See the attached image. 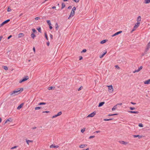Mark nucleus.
I'll use <instances>...</instances> for the list:
<instances>
[{"mask_svg": "<svg viewBox=\"0 0 150 150\" xmlns=\"http://www.w3.org/2000/svg\"><path fill=\"white\" fill-rule=\"evenodd\" d=\"M23 88H18L16 90H15L12 92H11L10 95L11 96H15V95L19 94L21 92L23 91Z\"/></svg>", "mask_w": 150, "mask_h": 150, "instance_id": "1", "label": "nucleus"}, {"mask_svg": "<svg viewBox=\"0 0 150 150\" xmlns=\"http://www.w3.org/2000/svg\"><path fill=\"white\" fill-rule=\"evenodd\" d=\"M29 79L28 76H25L23 77V79L21 80L19 82L20 83H21Z\"/></svg>", "mask_w": 150, "mask_h": 150, "instance_id": "2", "label": "nucleus"}, {"mask_svg": "<svg viewBox=\"0 0 150 150\" xmlns=\"http://www.w3.org/2000/svg\"><path fill=\"white\" fill-rule=\"evenodd\" d=\"M96 112L94 111L93 112L91 113L90 114L88 115L87 117H93L96 114Z\"/></svg>", "mask_w": 150, "mask_h": 150, "instance_id": "3", "label": "nucleus"}, {"mask_svg": "<svg viewBox=\"0 0 150 150\" xmlns=\"http://www.w3.org/2000/svg\"><path fill=\"white\" fill-rule=\"evenodd\" d=\"M10 21V19H8L4 21L1 24H0V28L1 27V26H3V25H4L5 24L8 22Z\"/></svg>", "mask_w": 150, "mask_h": 150, "instance_id": "4", "label": "nucleus"}, {"mask_svg": "<svg viewBox=\"0 0 150 150\" xmlns=\"http://www.w3.org/2000/svg\"><path fill=\"white\" fill-rule=\"evenodd\" d=\"M13 121V120L11 118H9L7 120H6V121L5 122L4 125H5V124H6V123H8V124H9V122H12Z\"/></svg>", "mask_w": 150, "mask_h": 150, "instance_id": "5", "label": "nucleus"}, {"mask_svg": "<svg viewBox=\"0 0 150 150\" xmlns=\"http://www.w3.org/2000/svg\"><path fill=\"white\" fill-rule=\"evenodd\" d=\"M75 14V12L71 11L70 15L68 18V19H69L71 17H73Z\"/></svg>", "mask_w": 150, "mask_h": 150, "instance_id": "6", "label": "nucleus"}, {"mask_svg": "<svg viewBox=\"0 0 150 150\" xmlns=\"http://www.w3.org/2000/svg\"><path fill=\"white\" fill-rule=\"evenodd\" d=\"M122 105V103H119L117 104L116 105L114 106L113 107V111L115 110L117 108V105Z\"/></svg>", "mask_w": 150, "mask_h": 150, "instance_id": "7", "label": "nucleus"}, {"mask_svg": "<svg viewBox=\"0 0 150 150\" xmlns=\"http://www.w3.org/2000/svg\"><path fill=\"white\" fill-rule=\"evenodd\" d=\"M133 136L134 138H136L137 137H138V138L139 139L141 138L142 137H143L142 136L139 135H133Z\"/></svg>", "mask_w": 150, "mask_h": 150, "instance_id": "8", "label": "nucleus"}, {"mask_svg": "<svg viewBox=\"0 0 150 150\" xmlns=\"http://www.w3.org/2000/svg\"><path fill=\"white\" fill-rule=\"evenodd\" d=\"M25 35L23 33H21L19 34L18 35V37L20 38L23 37Z\"/></svg>", "mask_w": 150, "mask_h": 150, "instance_id": "9", "label": "nucleus"}, {"mask_svg": "<svg viewBox=\"0 0 150 150\" xmlns=\"http://www.w3.org/2000/svg\"><path fill=\"white\" fill-rule=\"evenodd\" d=\"M119 142L122 144L126 145L128 144L127 142H125L124 141H119Z\"/></svg>", "mask_w": 150, "mask_h": 150, "instance_id": "10", "label": "nucleus"}, {"mask_svg": "<svg viewBox=\"0 0 150 150\" xmlns=\"http://www.w3.org/2000/svg\"><path fill=\"white\" fill-rule=\"evenodd\" d=\"M140 23L139 22L137 23L135 25L134 27V28H137L139 25Z\"/></svg>", "mask_w": 150, "mask_h": 150, "instance_id": "11", "label": "nucleus"}, {"mask_svg": "<svg viewBox=\"0 0 150 150\" xmlns=\"http://www.w3.org/2000/svg\"><path fill=\"white\" fill-rule=\"evenodd\" d=\"M144 83L145 84H150V79L144 81Z\"/></svg>", "mask_w": 150, "mask_h": 150, "instance_id": "12", "label": "nucleus"}, {"mask_svg": "<svg viewBox=\"0 0 150 150\" xmlns=\"http://www.w3.org/2000/svg\"><path fill=\"white\" fill-rule=\"evenodd\" d=\"M122 32V31H120L115 33L114 34H113V37L121 33Z\"/></svg>", "mask_w": 150, "mask_h": 150, "instance_id": "13", "label": "nucleus"}, {"mask_svg": "<svg viewBox=\"0 0 150 150\" xmlns=\"http://www.w3.org/2000/svg\"><path fill=\"white\" fill-rule=\"evenodd\" d=\"M108 40L107 39L103 40L100 42V43L101 44H103L106 42L108 41Z\"/></svg>", "mask_w": 150, "mask_h": 150, "instance_id": "14", "label": "nucleus"}, {"mask_svg": "<svg viewBox=\"0 0 150 150\" xmlns=\"http://www.w3.org/2000/svg\"><path fill=\"white\" fill-rule=\"evenodd\" d=\"M58 147H59V146H55L54 144H52V145H51L50 146V148L53 147V148H57Z\"/></svg>", "mask_w": 150, "mask_h": 150, "instance_id": "15", "label": "nucleus"}, {"mask_svg": "<svg viewBox=\"0 0 150 150\" xmlns=\"http://www.w3.org/2000/svg\"><path fill=\"white\" fill-rule=\"evenodd\" d=\"M128 112L130 113H135V114H138L139 113V112L137 111H128Z\"/></svg>", "mask_w": 150, "mask_h": 150, "instance_id": "16", "label": "nucleus"}, {"mask_svg": "<svg viewBox=\"0 0 150 150\" xmlns=\"http://www.w3.org/2000/svg\"><path fill=\"white\" fill-rule=\"evenodd\" d=\"M141 20V17L140 16H139L137 18V22H138V23L139 22V23H140Z\"/></svg>", "mask_w": 150, "mask_h": 150, "instance_id": "17", "label": "nucleus"}, {"mask_svg": "<svg viewBox=\"0 0 150 150\" xmlns=\"http://www.w3.org/2000/svg\"><path fill=\"white\" fill-rule=\"evenodd\" d=\"M87 146V145L85 144H81L79 146V147L80 148H83L85 147H86Z\"/></svg>", "mask_w": 150, "mask_h": 150, "instance_id": "18", "label": "nucleus"}, {"mask_svg": "<svg viewBox=\"0 0 150 150\" xmlns=\"http://www.w3.org/2000/svg\"><path fill=\"white\" fill-rule=\"evenodd\" d=\"M107 52L106 51L105 52H103V53L102 55H100L99 56V57L100 58H102L106 53Z\"/></svg>", "mask_w": 150, "mask_h": 150, "instance_id": "19", "label": "nucleus"}, {"mask_svg": "<svg viewBox=\"0 0 150 150\" xmlns=\"http://www.w3.org/2000/svg\"><path fill=\"white\" fill-rule=\"evenodd\" d=\"M107 86L108 87L109 91L110 90L112 89V85H110V86Z\"/></svg>", "mask_w": 150, "mask_h": 150, "instance_id": "20", "label": "nucleus"}, {"mask_svg": "<svg viewBox=\"0 0 150 150\" xmlns=\"http://www.w3.org/2000/svg\"><path fill=\"white\" fill-rule=\"evenodd\" d=\"M23 104V103H22L21 104L19 105L17 109L18 110L20 109L22 107Z\"/></svg>", "mask_w": 150, "mask_h": 150, "instance_id": "21", "label": "nucleus"}, {"mask_svg": "<svg viewBox=\"0 0 150 150\" xmlns=\"http://www.w3.org/2000/svg\"><path fill=\"white\" fill-rule=\"evenodd\" d=\"M105 103L104 102H101L99 103L98 105V107H101Z\"/></svg>", "mask_w": 150, "mask_h": 150, "instance_id": "22", "label": "nucleus"}, {"mask_svg": "<svg viewBox=\"0 0 150 150\" xmlns=\"http://www.w3.org/2000/svg\"><path fill=\"white\" fill-rule=\"evenodd\" d=\"M55 26L56 28V30H58L59 26L57 23H56L55 24Z\"/></svg>", "mask_w": 150, "mask_h": 150, "instance_id": "23", "label": "nucleus"}, {"mask_svg": "<svg viewBox=\"0 0 150 150\" xmlns=\"http://www.w3.org/2000/svg\"><path fill=\"white\" fill-rule=\"evenodd\" d=\"M54 88H55L54 87L50 86V87H48V89L49 90H50L54 89Z\"/></svg>", "mask_w": 150, "mask_h": 150, "instance_id": "24", "label": "nucleus"}, {"mask_svg": "<svg viewBox=\"0 0 150 150\" xmlns=\"http://www.w3.org/2000/svg\"><path fill=\"white\" fill-rule=\"evenodd\" d=\"M31 37L33 39L36 36L33 33H32L31 35Z\"/></svg>", "mask_w": 150, "mask_h": 150, "instance_id": "25", "label": "nucleus"}, {"mask_svg": "<svg viewBox=\"0 0 150 150\" xmlns=\"http://www.w3.org/2000/svg\"><path fill=\"white\" fill-rule=\"evenodd\" d=\"M150 3V0H145L144 3L145 4H148Z\"/></svg>", "mask_w": 150, "mask_h": 150, "instance_id": "26", "label": "nucleus"}, {"mask_svg": "<svg viewBox=\"0 0 150 150\" xmlns=\"http://www.w3.org/2000/svg\"><path fill=\"white\" fill-rule=\"evenodd\" d=\"M33 142V141L32 140H26V143H27L29 145V142Z\"/></svg>", "mask_w": 150, "mask_h": 150, "instance_id": "27", "label": "nucleus"}, {"mask_svg": "<svg viewBox=\"0 0 150 150\" xmlns=\"http://www.w3.org/2000/svg\"><path fill=\"white\" fill-rule=\"evenodd\" d=\"M47 22L49 25H51V23L50 20H47Z\"/></svg>", "mask_w": 150, "mask_h": 150, "instance_id": "28", "label": "nucleus"}, {"mask_svg": "<svg viewBox=\"0 0 150 150\" xmlns=\"http://www.w3.org/2000/svg\"><path fill=\"white\" fill-rule=\"evenodd\" d=\"M46 104V103L45 102H40L38 104L39 105H45Z\"/></svg>", "mask_w": 150, "mask_h": 150, "instance_id": "29", "label": "nucleus"}, {"mask_svg": "<svg viewBox=\"0 0 150 150\" xmlns=\"http://www.w3.org/2000/svg\"><path fill=\"white\" fill-rule=\"evenodd\" d=\"M45 38H46V39L47 40H48V37L47 35L46 32H45Z\"/></svg>", "mask_w": 150, "mask_h": 150, "instance_id": "30", "label": "nucleus"}, {"mask_svg": "<svg viewBox=\"0 0 150 150\" xmlns=\"http://www.w3.org/2000/svg\"><path fill=\"white\" fill-rule=\"evenodd\" d=\"M112 118H110V119H104L103 120L104 121H108L109 120H112Z\"/></svg>", "mask_w": 150, "mask_h": 150, "instance_id": "31", "label": "nucleus"}, {"mask_svg": "<svg viewBox=\"0 0 150 150\" xmlns=\"http://www.w3.org/2000/svg\"><path fill=\"white\" fill-rule=\"evenodd\" d=\"M65 4L64 3H62V9L64 7H65Z\"/></svg>", "mask_w": 150, "mask_h": 150, "instance_id": "32", "label": "nucleus"}, {"mask_svg": "<svg viewBox=\"0 0 150 150\" xmlns=\"http://www.w3.org/2000/svg\"><path fill=\"white\" fill-rule=\"evenodd\" d=\"M41 108V107H35V110H39Z\"/></svg>", "mask_w": 150, "mask_h": 150, "instance_id": "33", "label": "nucleus"}, {"mask_svg": "<svg viewBox=\"0 0 150 150\" xmlns=\"http://www.w3.org/2000/svg\"><path fill=\"white\" fill-rule=\"evenodd\" d=\"M37 29L38 30V31L39 32L41 33V28L40 27H39L38 28H37Z\"/></svg>", "mask_w": 150, "mask_h": 150, "instance_id": "34", "label": "nucleus"}, {"mask_svg": "<svg viewBox=\"0 0 150 150\" xmlns=\"http://www.w3.org/2000/svg\"><path fill=\"white\" fill-rule=\"evenodd\" d=\"M32 30L33 32V33H35L37 32V31H36V30H35V29H32Z\"/></svg>", "mask_w": 150, "mask_h": 150, "instance_id": "35", "label": "nucleus"}, {"mask_svg": "<svg viewBox=\"0 0 150 150\" xmlns=\"http://www.w3.org/2000/svg\"><path fill=\"white\" fill-rule=\"evenodd\" d=\"M76 10V8L74 6L73 8L72 9L71 11H75Z\"/></svg>", "mask_w": 150, "mask_h": 150, "instance_id": "36", "label": "nucleus"}, {"mask_svg": "<svg viewBox=\"0 0 150 150\" xmlns=\"http://www.w3.org/2000/svg\"><path fill=\"white\" fill-rule=\"evenodd\" d=\"M3 68L5 70H7L8 69V67L6 66H4L3 67Z\"/></svg>", "mask_w": 150, "mask_h": 150, "instance_id": "37", "label": "nucleus"}, {"mask_svg": "<svg viewBox=\"0 0 150 150\" xmlns=\"http://www.w3.org/2000/svg\"><path fill=\"white\" fill-rule=\"evenodd\" d=\"M62 114V112L61 111H60V112H58L57 114V115H58V116L61 115V114Z\"/></svg>", "mask_w": 150, "mask_h": 150, "instance_id": "38", "label": "nucleus"}, {"mask_svg": "<svg viewBox=\"0 0 150 150\" xmlns=\"http://www.w3.org/2000/svg\"><path fill=\"white\" fill-rule=\"evenodd\" d=\"M85 128H83L82 129H81V132L83 133V132H84L85 131Z\"/></svg>", "mask_w": 150, "mask_h": 150, "instance_id": "39", "label": "nucleus"}, {"mask_svg": "<svg viewBox=\"0 0 150 150\" xmlns=\"http://www.w3.org/2000/svg\"><path fill=\"white\" fill-rule=\"evenodd\" d=\"M139 126L140 127H143V125L142 123H139Z\"/></svg>", "mask_w": 150, "mask_h": 150, "instance_id": "40", "label": "nucleus"}, {"mask_svg": "<svg viewBox=\"0 0 150 150\" xmlns=\"http://www.w3.org/2000/svg\"><path fill=\"white\" fill-rule=\"evenodd\" d=\"M139 69H137V70H136H136H135L133 72L134 73H135V72H139Z\"/></svg>", "mask_w": 150, "mask_h": 150, "instance_id": "41", "label": "nucleus"}, {"mask_svg": "<svg viewBox=\"0 0 150 150\" xmlns=\"http://www.w3.org/2000/svg\"><path fill=\"white\" fill-rule=\"evenodd\" d=\"M18 147V146H15L12 147L11 148V149H15V148H16L17 147Z\"/></svg>", "mask_w": 150, "mask_h": 150, "instance_id": "42", "label": "nucleus"}, {"mask_svg": "<svg viewBox=\"0 0 150 150\" xmlns=\"http://www.w3.org/2000/svg\"><path fill=\"white\" fill-rule=\"evenodd\" d=\"M129 108L131 110H133L135 109V108L134 107H130Z\"/></svg>", "mask_w": 150, "mask_h": 150, "instance_id": "43", "label": "nucleus"}, {"mask_svg": "<svg viewBox=\"0 0 150 150\" xmlns=\"http://www.w3.org/2000/svg\"><path fill=\"white\" fill-rule=\"evenodd\" d=\"M83 88V87L82 86H81L78 89V91H79L81 90Z\"/></svg>", "mask_w": 150, "mask_h": 150, "instance_id": "44", "label": "nucleus"}, {"mask_svg": "<svg viewBox=\"0 0 150 150\" xmlns=\"http://www.w3.org/2000/svg\"><path fill=\"white\" fill-rule=\"evenodd\" d=\"M11 11V9L9 7H8L7 9V11L8 12H10Z\"/></svg>", "mask_w": 150, "mask_h": 150, "instance_id": "45", "label": "nucleus"}, {"mask_svg": "<svg viewBox=\"0 0 150 150\" xmlns=\"http://www.w3.org/2000/svg\"><path fill=\"white\" fill-rule=\"evenodd\" d=\"M116 68H117L118 69H120V68L118 66V65H115V67Z\"/></svg>", "mask_w": 150, "mask_h": 150, "instance_id": "46", "label": "nucleus"}, {"mask_svg": "<svg viewBox=\"0 0 150 150\" xmlns=\"http://www.w3.org/2000/svg\"><path fill=\"white\" fill-rule=\"evenodd\" d=\"M95 137V136H90L89 137V139H91V138H94Z\"/></svg>", "mask_w": 150, "mask_h": 150, "instance_id": "47", "label": "nucleus"}, {"mask_svg": "<svg viewBox=\"0 0 150 150\" xmlns=\"http://www.w3.org/2000/svg\"><path fill=\"white\" fill-rule=\"evenodd\" d=\"M40 19V18L39 17H36L35 18V20H38Z\"/></svg>", "mask_w": 150, "mask_h": 150, "instance_id": "48", "label": "nucleus"}, {"mask_svg": "<svg viewBox=\"0 0 150 150\" xmlns=\"http://www.w3.org/2000/svg\"><path fill=\"white\" fill-rule=\"evenodd\" d=\"M86 49H83V50L82 51V52H81V53H82V52H86Z\"/></svg>", "mask_w": 150, "mask_h": 150, "instance_id": "49", "label": "nucleus"}, {"mask_svg": "<svg viewBox=\"0 0 150 150\" xmlns=\"http://www.w3.org/2000/svg\"><path fill=\"white\" fill-rule=\"evenodd\" d=\"M58 116V115H57H57H54L53 116H52V118H54V117H57V116Z\"/></svg>", "mask_w": 150, "mask_h": 150, "instance_id": "50", "label": "nucleus"}, {"mask_svg": "<svg viewBox=\"0 0 150 150\" xmlns=\"http://www.w3.org/2000/svg\"><path fill=\"white\" fill-rule=\"evenodd\" d=\"M142 66H141L138 68V69L139 70V71H140L141 69H142Z\"/></svg>", "mask_w": 150, "mask_h": 150, "instance_id": "51", "label": "nucleus"}, {"mask_svg": "<svg viewBox=\"0 0 150 150\" xmlns=\"http://www.w3.org/2000/svg\"><path fill=\"white\" fill-rule=\"evenodd\" d=\"M73 1H74L76 3H78L79 1V0H73Z\"/></svg>", "mask_w": 150, "mask_h": 150, "instance_id": "52", "label": "nucleus"}, {"mask_svg": "<svg viewBox=\"0 0 150 150\" xmlns=\"http://www.w3.org/2000/svg\"><path fill=\"white\" fill-rule=\"evenodd\" d=\"M83 59V57L82 56H80L79 57V60H81Z\"/></svg>", "mask_w": 150, "mask_h": 150, "instance_id": "53", "label": "nucleus"}, {"mask_svg": "<svg viewBox=\"0 0 150 150\" xmlns=\"http://www.w3.org/2000/svg\"><path fill=\"white\" fill-rule=\"evenodd\" d=\"M49 112H50V111H43L42 112V113H49Z\"/></svg>", "mask_w": 150, "mask_h": 150, "instance_id": "54", "label": "nucleus"}, {"mask_svg": "<svg viewBox=\"0 0 150 150\" xmlns=\"http://www.w3.org/2000/svg\"><path fill=\"white\" fill-rule=\"evenodd\" d=\"M136 28H134V27L133 28V29L132 30V31H131V33H132L133 31H134L136 30Z\"/></svg>", "mask_w": 150, "mask_h": 150, "instance_id": "55", "label": "nucleus"}, {"mask_svg": "<svg viewBox=\"0 0 150 150\" xmlns=\"http://www.w3.org/2000/svg\"><path fill=\"white\" fill-rule=\"evenodd\" d=\"M12 37V35H10L9 36L8 38H7V39H10L11 37Z\"/></svg>", "mask_w": 150, "mask_h": 150, "instance_id": "56", "label": "nucleus"}, {"mask_svg": "<svg viewBox=\"0 0 150 150\" xmlns=\"http://www.w3.org/2000/svg\"><path fill=\"white\" fill-rule=\"evenodd\" d=\"M50 38L52 39H53V35L52 34H50Z\"/></svg>", "mask_w": 150, "mask_h": 150, "instance_id": "57", "label": "nucleus"}, {"mask_svg": "<svg viewBox=\"0 0 150 150\" xmlns=\"http://www.w3.org/2000/svg\"><path fill=\"white\" fill-rule=\"evenodd\" d=\"M49 28L50 30H51L52 28V27L51 26V25H50Z\"/></svg>", "mask_w": 150, "mask_h": 150, "instance_id": "58", "label": "nucleus"}, {"mask_svg": "<svg viewBox=\"0 0 150 150\" xmlns=\"http://www.w3.org/2000/svg\"><path fill=\"white\" fill-rule=\"evenodd\" d=\"M47 45L48 46H49L50 45V42L48 41V42H47Z\"/></svg>", "mask_w": 150, "mask_h": 150, "instance_id": "59", "label": "nucleus"}, {"mask_svg": "<svg viewBox=\"0 0 150 150\" xmlns=\"http://www.w3.org/2000/svg\"><path fill=\"white\" fill-rule=\"evenodd\" d=\"M71 8H72V6H69L68 8V9H71Z\"/></svg>", "mask_w": 150, "mask_h": 150, "instance_id": "60", "label": "nucleus"}, {"mask_svg": "<svg viewBox=\"0 0 150 150\" xmlns=\"http://www.w3.org/2000/svg\"><path fill=\"white\" fill-rule=\"evenodd\" d=\"M3 38V36L1 35L0 36V41H1V39Z\"/></svg>", "mask_w": 150, "mask_h": 150, "instance_id": "61", "label": "nucleus"}, {"mask_svg": "<svg viewBox=\"0 0 150 150\" xmlns=\"http://www.w3.org/2000/svg\"><path fill=\"white\" fill-rule=\"evenodd\" d=\"M131 103L132 104H133V105H134V104H136V103H133V102H131Z\"/></svg>", "mask_w": 150, "mask_h": 150, "instance_id": "62", "label": "nucleus"}, {"mask_svg": "<svg viewBox=\"0 0 150 150\" xmlns=\"http://www.w3.org/2000/svg\"><path fill=\"white\" fill-rule=\"evenodd\" d=\"M33 50L34 52H35V48L34 47L33 48Z\"/></svg>", "mask_w": 150, "mask_h": 150, "instance_id": "63", "label": "nucleus"}, {"mask_svg": "<svg viewBox=\"0 0 150 150\" xmlns=\"http://www.w3.org/2000/svg\"><path fill=\"white\" fill-rule=\"evenodd\" d=\"M36 128V127H33L32 129H35Z\"/></svg>", "mask_w": 150, "mask_h": 150, "instance_id": "64", "label": "nucleus"}]
</instances>
